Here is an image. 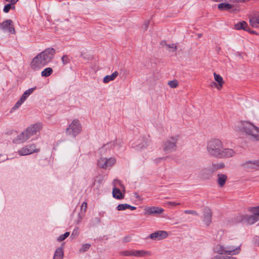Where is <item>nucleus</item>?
<instances>
[{
  "label": "nucleus",
  "mask_w": 259,
  "mask_h": 259,
  "mask_svg": "<svg viewBox=\"0 0 259 259\" xmlns=\"http://www.w3.org/2000/svg\"><path fill=\"white\" fill-rule=\"evenodd\" d=\"M14 5L12 4H8L6 5L4 8V11L5 13H8L11 9H14Z\"/></svg>",
  "instance_id": "obj_38"
},
{
  "label": "nucleus",
  "mask_w": 259,
  "mask_h": 259,
  "mask_svg": "<svg viewBox=\"0 0 259 259\" xmlns=\"http://www.w3.org/2000/svg\"><path fill=\"white\" fill-rule=\"evenodd\" d=\"M79 234L78 229L76 228L73 230L71 236H77Z\"/></svg>",
  "instance_id": "obj_46"
},
{
  "label": "nucleus",
  "mask_w": 259,
  "mask_h": 259,
  "mask_svg": "<svg viewBox=\"0 0 259 259\" xmlns=\"http://www.w3.org/2000/svg\"><path fill=\"white\" fill-rule=\"evenodd\" d=\"M35 89V88H32L26 90L14 106L12 108L13 110H15L18 109L24 103L26 99L33 93Z\"/></svg>",
  "instance_id": "obj_14"
},
{
  "label": "nucleus",
  "mask_w": 259,
  "mask_h": 259,
  "mask_svg": "<svg viewBox=\"0 0 259 259\" xmlns=\"http://www.w3.org/2000/svg\"><path fill=\"white\" fill-rule=\"evenodd\" d=\"M241 250V243L233 240H230L226 245L218 244L214 248L217 253L230 256L238 254Z\"/></svg>",
  "instance_id": "obj_5"
},
{
  "label": "nucleus",
  "mask_w": 259,
  "mask_h": 259,
  "mask_svg": "<svg viewBox=\"0 0 259 259\" xmlns=\"http://www.w3.org/2000/svg\"><path fill=\"white\" fill-rule=\"evenodd\" d=\"M42 128V124L41 122H36L34 124L30 125L26 130H27L30 137L36 135L37 133Z\"/></svg>",
  "instance_id": "obj_16"
},
{
  "label": "nucleus",
  "mask_w": 259,
  "mask_h": 259,
  "mask_svg": "<svg viewBox=\"0 0 259 259\" xmlns=\"http://www.w3.org/2000/svg\"><path fill=\"white\" fill-rule=\"evenodd\" d=\"M236 132L254 141H259V127L249 121H241L235 126Z\"/></svg>",
  "instance_id": "obj_4"
},
{
  "label": "nucleus",
  "mask_w": 259,
  "mask_h": 259,
  "mask_svg": "<svg viewBox=\"0 0 259 259\" xmlns=\"http://www.w3.org/2000/svg\"><path fill=\"white\" fill-rule=\"evenodd\" d=\"M163 46L169 52H174L177 49V46L174 44H167L165 42H162Z\"/></svg>",
  "instance_id": "obj_28"
},
{
  "label": "nucleus",
  "mask_w": 259,
  "mask_h": 259,
  "mask_svg": "<svg viewBox=\"0 0 259 259\" xmlns=\"http://www.w3.org/2000/svg\"><path fill=\"white\" fill-rule=\"evenodd\" d=\"M128 209H130L132 210H135L136 209V207L129 205Z\"/></svg>",
  "instance_id": "obj_50"
},
{
  "label": "nucleus",
  "mask_w": 259,
  "mask_h": 259,
  "mask_svg": "<svg viewBox=\"0 0 259 259\" xmlns=\"http://www.w3.org/2000/svg\"><path fill=\"white\" fill-rule=\"evenodd\" d=\"M218 177V183L220 187H223L227 179L226 175L223 174H219Z\"/></svg>",
  "instance_id": "obj_24"
},
{
  "label": "nucleus",
  "mask_w": 259,
  "mask_h": 259,
  "mask_svg": "<svg viewBox=\"0 0 259 259\" xmlns=\"http://www.w3.org/2000/svg\"><path fill=\"white\" fill-rule=\"evenodd\" d=\"M213 75L214 76V81L210 83L209 86L211 88H214L218 91H220L223 88L225 81L223 77L216 72H214Z\"/></svg>",
  "instance_id": "obj_12"
},
{
  "label": "nucleus",
  "mask_w": 259,
  "mask_h": 259,
  "mask_svg": "<svg viewBox=\"0 0 259 259\" xmlns=\"http://www.w3.org/2000/svg\"><path fill=\"white\" fill-rule=\"evenodd\" d=\"M167 84L171 88H176L178 86V82L177 80L169 81Z\"/></svg>",
  "instance_id": "obj_37"
},
{
  "label": "nucleus",
  "mask_w": 259,
  "mask_h": 259,
  "mask_svg": "<svg viewBox=\"0 0 259 259\" xmlns=\"http://www.w3.org/2000/svg\"><path fill=\"white\" fill-rule=\"evenodd\" d=\"M249 211L255 214L257 217L259 216V205L256 207H251L249 209Z\"/></svg>",
  "instance_id": "obj_34"
},
{
  "label": "nucleus",
  "mask_w": 259,
  "mask_h": 259,
  "mask_svg": "<svg viewBox=\"0 0 259 259\" xmlns=\"http://www.w3.org/2000/svg\"><path fill=\"white\" fill-rule=\"evenodd\" d=\"M39 150V148H37L36 145L32 144L22 147L18 151V153L20 156H26L33 153H37Z\"/></svg>",
  "instance_id": "obj_10"
},
{
  "label": "nucleus",
  "mask_w": 259,
  "mask_h": 259,
  "mask_svg": "<svg viewBox=\"0 0 259 259\" xmlns=\"http://www.w3.org/2000/svg\"><path fill=\"white\" fill-rule=\"evenodd\" d=\"M55 51L53 48H48L38 53L31 61L30 67L34 71L40 70L52 60Z\"/></svg>",
  "instance_id": "obj_2"
},
{
  "label": "nucleus",
  "mask_w": 259,
  "mask_h": 259,
  "mask_svg": "<svg viewBox=\"0 0 259 259\" xmlns=\"http://www.w3.org/2000/svg\"><path fill=\"white\" fill-rule=\"evenodd\" d=\"M168 205L170 206H177L180 205V203L174 202H168Z\"/></svg>",
  "instance_id": "obj_47"
},
{
  "label": "nucleus",
  "mask_w": 259,
  "mask_h": 259,
  "mask_svg": "<svg viewBox=\"0 0 259 259\" xmlns=\"http://www.w3.org/2000/svg\"><path fill=\"white\" fill-rule=\"evenodd\" d=\"M201 36H202V34H198V36L199 37H201Z\"/></svg>",
  "instance_id": "obj_53"
},
{
  "label": "nucleus",
  "mask_w": 259,
  "mask_h": 259,
  "mask_svg": "<svg viewBox=\"0 0 259 259\" xmlns=\"http://www.w3.org/2000/svg\"><path fill=\"white\" fill-rule=\"evenodd\" d=\"M0 28L4 32H8L11 34L15 33L13 22L11 20H7L0 23Z\"/></svg>",
  "instance_id": "obj_13"
},
{
  "label": "nucleus",
  "mask_w": 259,
  "mask_h": 259,
  "mask_svg": "<svg viewBox=\"0 0 259 259\" xmlns=\"http://www.w3.org/2000/svg\"><path fill=\"white\" fill-rule=\"evenodd\" d=\"M78 217H79V219H78V221L77 222V223H79L81 221V219H82L81 217L80 216V215L79 214L78 215Z\"/></svg>",
  "instance_id": "obj_51"
},
{
  "label": "nucleus",
  "mask_w": 259,
  "mask_h": 259,
  "mask_svg": "<svg viewBox=\"0 0 259 259\" xmlns=\"http://www.w3.org/2000/svg\"><path fill=\"white\" fill-rule=\"evenodd\" d=\"M206 150L209 155L217 158H228L235 155V151L225 148L223 142L219 138L210 139L206 143Z\"/></svg>",
  "instance_id": "obj_1"
},
{
  "label": "nucleus",
  "mask_w": 259,
  "mask_h": 259,
  "mask_svg": "<svg viewBox=\"0 0 259 259\" xmlns=\"http://www.w3.org/2000/svg\"><path fill=\"white\" fill-rule=\"evenodd\" d=\"M240 166L242 169L247 171L257 170L259 169V160H245L240 163Z\"/></svg>",
  "instance_id": "obj_8"
},
{
  "label": "nucleus",
  "mask_w": 259,
  "mask_h": 259,
  "mask_svg": "<svg viewBox=\"0 0 259 259\" xmlns=\"http://www.w3.org/2000/svg\"><path fill=\"white\" fill-rule=\"evenodd\" d=\"M145 215H156L162 213L164 209L161 207L157 206H149L145 208Z\"/></svg>",
  "instance_id": "obj_18"
},
{
  "label": "nucleus",
  "mask_w": 259,
  "mask_h": 259,
  "mask_svg": "<svg viewBox=\"0 0 259 259\" xmlns=\"http://www.w3.org/2000/svg\"><path fill=\"white\" fill-rule=\"evenodd\" d=\"M211 165L214 171L219 169L224 168L225 167V164L223 162H220L217 164H212Z\"/></svg>",
  "instance_id": "obj_33"
},
{
  "label": "nucleus",
  "mask_w": 259,
  "mask_h": 259,
  "mask_svg": "<svg viewBox=\"0 0 259 259\" xmlns=\"http://www.w3.org/2000/svg\"><path fill=\"white\" fill-rule=\"evenodd\" d=\"M70 234V233L67 232H66L65 234L61 235L59 236V237L58 238V240L59 241H62L64 240H65L67 237L69 236Z\"/></svg>",
  "instance_id": "obj_39"
},
{
  "label": "nucleus",
  "mask_w": 259,
  "mask_h": 259,
  "mask_svg": "<svg viewBox=\"0 0 259 259\" xmlns=\"http://www.w3.org/2000/svg\"><path fill=\"white\" fill-rule=\"evenodd\" d=\"M211 212L208 208H206L204 210V222L205 224L208 226L211 222Z\"/></svg>",
  "instance_id": "obj_22"
},
{
  "label": "nucleus",
  "mask_w": 259,
  "mask_h": 259,
  "mask_svg": "<svg viewBox=\"0 0 259 259\" xmlns=\"http://www.w3.org/2000/svg\"><path fill=\"white\" fill-rule=\"evenodd\" d=\"M235 222L241 223L244 222L248 224H253L258 221L259 218L255 214L252 213V215L239 214L235 218Z\"/></svg>",
  "instance_id": "obj_9"
},
{
  "label": "nucleus",
  "mask_w": 259,
  "mask_h": 259,
  "mask_svg": "<svg viewBox=\"0 0 259 259\" xmlns=\"http://www.w3.org/2000/svg\"><path fill=\"white\" fill-rule=\"evenodd\" d=\"M124 192L122 193L118 188L113 187L112 191L113 197L117 199H122L124 197Z\"/></svg>",
  "instance_id": "obj_21"
},
{
  "label": "nucleus",
  "mask_w": 259,
  "mask_h": 259,
  "mask_svg": "<svg viewBox=\"0 0 259 259\" xmlns=\"http://www.w3.org/2000/svg\"><path fill=\"white\" fill-rule=\"evenodd\" d=\"M61 60L63 64H66L69 62V59L67 56H63Z\"/></svg>",
  "instance_id": "obj_44"
},
{
  "label": "nucleus",
  "mask_w": 259,
  "mask_h": 259,
  "mask_svg": "<svg viewBox=\"0 0 259 259\" xmlns=\"http://www.w3.org/2000/svg\"><path fill=\"white\" fill-rule=\"evenodd\" d=\"M213 259H236L235 257H232L230 255H226V256H216Z\"/></svg>",
  "instance_id": "obj_41"
},
{
  "label": "nucleus",
  "mask_w": 259,
  "mask_h": 259,
  "mask_svg": "<svg viewBox=\"0 0 259 259\" xmlns=\"http://www.w3.org/2000/svg\"><path fill=\"white\" fill-rule=\"evenodd\" d=\"M212 165H209L202 169L199 172V176L204 180H208L212 176L214 173Z\"/></svg>",
  "instance_id": "obj_15"
},
{
  "label": "nucleus",
  "mask_w": 259,
  "mask_h": 259,
  "mask_svg": "<svg viewBox=\"0 0 259 259\" xmlns=\"http://www.w3.org/2000/svg\"><path fill=\"white\" fill-rule=\"evenodd\" d=\"M248 31L250 33H252V34H256L255 31H254L253 30H251L250 29H249V31Z\"/></svg>",
  "instance_id": "obj_52"
},
{
  "label": "nucleus",
  "mask_w": 259,
  "mask_h": 259,
  "mask_svg": "<svg viewBox=\"0 0 259 259\" xmlns=\"http://www.w3.org/2000/svg\"><path fill=\"white\" fill-rule=\"evenodd\" d=\"M234 2L236 3H244L246 1H248V0H233Z\"/></svg>",
  "instance_id": "obj_49"
},
{
  "label": "nucleus",
  "mask_w": 259,
  "mask_h": 259,
  "mask_svg": "<svg viewBox=\"0 0 259 259\" xmlns=\"http://www.w3.org/2000/svg\"><path fill=\"white\" fill-rule=\"evenodd\" d=\"M120 254L123 256H134V250H125L120 252Z\"/></svg>",
  "instance_id": "obj_35"
},
{
  "label": "nucleus",
  "mask_w": 259,
  "mask_h": 259,
  "mask_svg": "<svg viewBox=\"0 0 259 259\" xmlns=\"http://www.w3.org/2000/svg\"><path fill=\"white\" fill-rule=\"evenodd\" d=\"M53 73V69L51 67H48L45 68L41 72V75L43 77H48L52 74Z\"/></svg>",
  "instance_id": "obj_30"
},
{
  "label": "nucleus",
  "mask_w": 259,
  "mask_h": 259,
  "mask_svg": "<svg viewBox=\"0 0 259 259\" xmlns=\"http://www.w3.org/2000/svg\"><path fill=\"white\" fill-rule=\"evenodd\" d=\"M184 212L186 214H194V215H197V213L196 211L191 210H185Z\"/></svg>",
  "instance_id": "obj_45"
},
{
  "label": "nucleus",
  "mask_w": 259,
  "mask_h": 259,
  "mask_svg": "<svg viewBox=\"0 0 259 259\" xmlns=\"http://www.w3.org/2000/svg\"><path fill=\"white\" fill-rule=\"evenodd\" d=\"M249 24L253 28H259V13L250 17Z\"/></svg>",
  "instance_id": "obj_20"
},
{
  "label": "nucleus",
  "mask_w": 259,
  "mask_h": 259,
  "mask_svg": "<svg viewBox=\"0 0 259 259\" xmlns=\"http://www.w3.org/2000/svg\"><path fill=\"white\" fill-rule=\"evenodd\" d=\"M180 139V136L175 135L171 136L164 140L162 143V149L165 154L175 152L177 149V143Z\"/></svg>",
  "instance_id": "obj_6"
},
{
  "label": "nucleus",
  "mask_w": 259,
  "mask_h": 259,
  "mask_svg": "<svg viewBox=\"0 0 259 259\" xmlns=\"http://www.w3.org/2000/svg\"><path fill=\"white\" fill-rule=\"evenodd\" d=\"M168 236V233L165 231H158L150 234L151 239L155 240H160L166 238Z\"/></svg>",
  "instance_id": "obj_19"
},
{
  "label": "nucleus",
  "mask_w": 259,
  "mask_h": 259,
  "mask_svg": "<svg viewBox=\"0 0 259 259\" xmlns=\"http://www.w3.org/2000/svg\"><path fill=\"white\" fill-rule=\"evenodd\" d=\"M81 131V126L79 121L77 119H73L66 130L68 135L75 137L79 134Z\"/></svg>",
  "instance_id": "obj_7"
},
{
  "label": "nucleus",
  "mask_w": 259,
  "mask_h": 259,
  "mask_svg": "<svg viewBox=\"0 0 259 259\" xmlns=\"http://www.w3.org/2000/svg\"><path fill=\"white\" fill-rule=\"evenodd\" d=\"M236 132L254 141H259V127L249 121H241L235 126Z\"/></svg>",
  "instance_id": "obj_3"
},
{
  "label": "nucleus",
  "mask_w": 259,
  "mask_h": 259,
  "mask_svg": "<svg viewBox=\"0 0 259 259\" xmlns=\"http://www.w3.org/2000/svg\"><path fill=\"white\" fill-rule=\"evenodd\" d=\"M218 9L220 10H229L233 8V5L228 3H221L218 5Z\"/></svg>",
  "instance_id": "obj_27"
},
{
  "label": "nucleus",
  "mask_w": 259,
  "mask_h": 259,
  "mask_svg": "<svg viewBox=\"0 0 259 259\" xmlns=\"http://www.w3.org/2000/svg\"><path fill=\"white\" fill-rule=\"evenodd\" d=\"M235 28L237 30L243 29L245 31H249V28L245 21H242L235 25Z\"/></svg>",
  "instance_id": "obj_23"
},
{
  "label": "nucleus",
  "mask_w": 259,
  "mask_h": 259,
  "mask_svg": "<svg viewBox=\"0 0 259 259\" xmlns=\"http://www.w3.org/2000/svg\"><path fill=\"white\" fill-rule=\"evenodd\" d=\"M8 2H10L11 4H12L13 5H15L18 0H6Z\"/></svg>",
  "instance_id": "obj_48"
},
{
  "label": "nucleus",
  "mask_w": 259,
  "mask_h": 259,
  "mask_svg": "<svg viewBox=\"0 0 259 259\" xmlns=\"http://www.w3.org/2000/svg\"><path fill=\"white\" fill-rule=\"evenodd\" d=\"M149 25V22L148 21H145L142 26V29L144 31H146L148 29Z\"/></svg>",
  "instance_id": "obj_42"
},
{
  "label": "nucleus",
  "mask_w": 259,
  "mask_h": 259,
  "mask_svg": "<svg viewBox=\"0 0 259 259\" xmlns=\"http://www.w3.org/2000/svg\"><path fill=\"white\" fill-rule=\"evenodd\" d=\"M90 246H91V245L89 244H83L81 248H80V251L81 252H85L89 249Z\"/></svg>",
  "instance_id": "obj_40"
},
{
  "label": "nucleus",
  "mask_w": 259,
  "mask_h": 259,
  "mask_svg": "<svg viewBox=\"0 0 259 259\" xmlns=\"http://www.w3.org/2000/svg\"><path fill=\"white\" fill-rule=\"evenodd\" d=\"M118 75V72L116 71H114L111 75L105 76L103 78V82L106 83L110 81L114 80Z\"/></svg>",
  "instance_id": "obj_25"
},
{
  "label": "nucleus",
  "mask_w": 259,
  "mask_h": 259,
  "mask_svg": "<svg viewBox=\"0 0 259 259\" xmlns=\"http://www.w3.org/2000/svg\"><path fill=\"white\" fill-rule=\"evenodd\" d=\"M87 207V203L85 202H83L81 206L80 211L81 213H84L86 211Z\"/></svg>",
  "instance_id": "obj_43"
},
{
  "label": "nucleus",
  "mask_w": 259,
  "mask_h": 259,
  "mask_svg": "<svg viewBox=\"0 0 259 259\" xmlns=\"http://www.w3.org/2000/svg\"><path fill=\"white\" fill-rule=\"evenodd\" d=\"M63 257V249L61 248H58L55 252L53 259H62Z\"/></svg>",
  "instance_id": "obj_29"
},
{
  "label": "nucleus",
  "mask_w": 259,
  "mask_h": 259,
  "mask_svg": "<svg viewBox=\"0 0 259 259\" xmlns=\"http://www.w3.org/2000/svg\"><path fill=\"white\" fill-rule=\"evenodd\" d=\"M112 184H113L114 187H117L118 186L121 187L123 189V191L124 192L125 187L122 184L120 180H117V179L114 180V181L112 182Z\"/></svg>",
  "instance_id": "obj_31"
},
{
  "label": "nucleus",
  "mask_w": 259,
  "mask_h": 259,
  "mask_svg": "<svg viewBox=\"0 0 259 259\" xmlns=\"http://www.w3.org/2000/svg\"><path fill=\"white\" fill-rule=\"evenodd\" d=\"M150 255L151 253L148 251H145L144 250H134V256L144 257L146 256H150Z\"/></svg>",
  "instance_id": "obj_26"
},
{
  "label": "nucleus",
  "mask_w": 259,
  "mask_h": 259,
  "mask_svg": "<svg viewBox=\"0 0 259 259\" xmlns=\"http://www.w3.org/2000/svg\"><path fill=\"white\" fill-rule=\"evenodd\" d=\"M128 207H129V204H120L117 206V209L118 210L121 211V210H125L126 209H128Z\"/></svg>",
  "instance_id": "obj_36"
},
{
  "label": "nucleus",
  "mask_w": 259,
  "mask_h": 259,
  "mask_svg": "<svg viewBox=\"0 0 259 259\" xmlns=\"http://www.w3.org/2000/svg\"><path fill=\"white\" fill-rule=\"evenodd\" d=\"M31 137L27 130L26 129L19 135H18L17 137L13 140V141L14 143L17 144L23 143L29 139Z\"/></svg>",
  "instance_id": "obj_17"
},
{
  "label": "nucleus",
  "mask_w": 259,
  "mask_h": 259,
  "mask_svg": "<svg viewBox=\"0 0 259 259\" xmlns=\"http://www.w3.org/2000/svg\"><path fill=\"white\" fill-rule=\"evenodd\" d=\"M116 162L114 158L101 157L98 161V166L103 169L110 168Z\"/></svg>",
  "instance_id": "obj_11"
},
{
  "label": "nucleus",
  "mask_w": 259,
  "mask_h": 259,
  "mask_svg": "<svg viewBox=\"0 0 259 259\" xmlns=\"http://www.w3.org/2000/svg\"><path fill=\"white\" fill-rule=\"evenodd\" d=\"M148 146V142L147 141H144L141 144H139L136 146V149L138 150H142L146 149Z\"/></svg>",
  "instance_id": "obj_32"
}]
</instances>
